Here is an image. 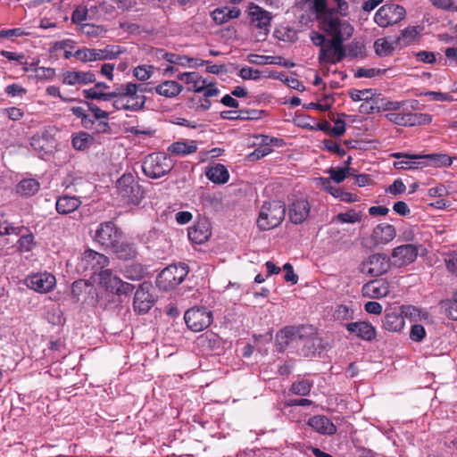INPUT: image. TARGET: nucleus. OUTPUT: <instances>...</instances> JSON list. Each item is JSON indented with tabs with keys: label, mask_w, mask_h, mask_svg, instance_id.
Masks as SVG:
<instances>
[{
	"label": "nucleus",
	"mask_w": 457,
	"mask_h": 457,
	"mask_svg": "<svg viewBox=\"0 0 457 457\" xmlns=\"http://www.w3.org/2000/svg\"><path fill=\"white\" fill-rule=\"evenodd\" d=\"M34 72L36 79L41 81L53 80L56 75L55 70L50 67H37Z\"/></svg>",
	"instance_id": "603ef678"
},
{
	"label": "nucleus",
	"mask_w": 457,
	"mask_h": 457,
	"mask_svg": "<svg viewBox=\"0 0 457 457\" xmlns=\"http://www.w3.org/2000/svg\"><path fill=\"white\" fill-rule=\"evenodd\" d=\"M76 42L73 39L67 38L62 41H57L54 43L53 48L55 50H63L64 58L70 59L71 56H74V54L71 53V50L75 48Z\"/></svg>",
	"instance_id": "de8ad7c7"
},
{
	"label": "nucleus",
	"mask_w": 457,
	"mask_h": 457,
	"mask_svg": "<svg viewBox=\"0 0 457 457\" xmlns=\"http://www.w3.org/2000/svg\"><path fill=\"white\" fill-rule=\"evenodd\" d=\"M345 328L351 334L364 341H372L377 336L376 328L366 321L347 323Z\"/></svg>",
	"instance_id": "aec40b11"
},
{
	"label": "nucleus",
	"mask_w": 457,
	"mask_h": 457,
	"mask_svg": "<svg viewBox=\"0 0 457 457\" xmlns=\"http://www.w3.org/2000/svg\"><path fill=\"white\" fill-rule=\"evenodd\" d=\"M323 149L334 153L338 156H344L345 154V150L343 149L336 141L332 139H325L322 142Z\"/></svg>",
	"instance_id": "e2e57ef3"
},
{
	"label": "nucleus",
	"mask_w": 457,
	"mask_h": 457,
	"mask_svg": "<svg viewBox=\"0 0 457 457\" xmlns=\"http://www.w3.org/2000/svg\"><path fill=\"white\" fill-rule=\"evenodd\" d=\"M123 274L129 279L138 280L144 277L145 269L140 263H132L125 266Z\"/></svg>",
	"instance_id": "37998d69"
},
{
	"label": "nucleus",
	"mask_w": 457,
	"mask_h": 457,
	"mask_svg": "<svg viewBox=\"0 0 457 457\" xmlns=\"http://www.w3.org/2000/svg\"><path fill=\"white\" fill-rule=\"evenodd\" d=\"M423 30L424 27L421 25L408 26L401 30L395 42L402 46H410L420 38Z\"/></svg>",
	"instance_id": "cd10ccee"
},
{
	"label": "nucleus",
	"mask_w": 457,
	"mask_h": 457,
	"mask_svg": "<svg viewBox=\"0 0 457 457\" xmlns=\"http://www.w3.org/2000/svg\"><path fill=\"white\" fill-rule=\"evenodd\" d=\"M122 237V231L112 221H104L96 229L94 240L105 250L116 245Z\"/></svg>",
	"instance_id": "1a4fd4ad"
},
{
	"label": "nucleus",
	"mask_w": 457,
	"mask_h": 457,
	"mask_svg": "<svg viewBox=\"0 0 457 457\" xmlns=\"http://www.w3.org/2000/svg\"><path fill=\"white\" fill-rule=\"evenodd\" d=\"M119 259L131 260L137 255V249L134 244L128 242L116 243L114 247L110 249Z\"/></svg>",
	"instance_id": "c9c22d12"
},
{
	"label": "nucleus",
	"mask_w": 457,
	"mask_h": 457,
	"mask_svg": "<svg viewBox=\"0 0 457 457\" xmlns=\"http://www.w3.org/2000/svg\"><path fill=\"white\" fill-rule=\"evenodd\" d=\"M385 117L388 121L395 125L407 127V112H388Z\"/></svg>",
	"instance_id": "13d9d810"
},
{
	"label": "nucleus",
	"mask_w": 457,
	"mask_h": 457,
	"mask_svg": "<svg viewBox=\"0 0 457 457\" xmlns=\"http://www.w3.org/2000/svg\"><path fill=\"white\" fill-rule=\"evenodd\" d=\"M88 111L91 114L86 112L80 118V124L86 129H93L95 128L96 120H109L110 112L104 110H102L97 105L92 103H87Z\"/></svg>",
	"instance_id": "412c9836"
},
{
	"label": "nucleus",
	"mask_w": 457,
	"mask_h": 457,
	"mask_svg": "<svg viewBox=\"0 0 457 457\" xmlns=\"http://www.w3.org/2000/svg\"><path fill=\"white\" fill-rule=\"evenodd\" d=\"M148 289L149 286L143 284L136 291L133 301L135 312L138 313H146L152 308L154 299Z\"/></svg>",
	"instance_id": "6ab92c4d"
},
{
	"label": "nucleus",
	"mask_w": 457,
	"mask_h": 457,
	"mask_svg": "<svg viewBox=\"0 0 457 457\" xmlns=\"http://www.w3.org/2000/svg\"><path fill=\"white\" fill-rule=\"evenodd\" d=\"M375 52L379 56L390 55L395 48L391 43L386 41L385 38H378L374 43Z\"/></svg>",
	"instance_id": "09e8293b"
},
{
	"label": "nucleus",
	"mask_w": 457,
	"mask_h": 457,
	"mask_svg": "<svg viewBox=\"0 0 457 457\" xmlns=\"http://www.w3.org/2000/svg\"><path fill=\"white\" fill-rule=\"evenodd\" d=\"M87 15L88 10L87 6L79 5L72 12L71 19L72 23L79 25L80 28L82 25L86 24L85 21L87 19Z\"/></svg>",
	"instance_id": "8fccbe9b"
},
{
	"label": "nucleus",
	"mask_w": 457,
	"mask_h": 457,
	"mask_svg": "<svg viewBox=\"0 0 457 457\" xmlns=\"http://www.w3.org/2000/svg\"><path fill=\"white\" fill-rule=\"evenodd\" d=\"M40 189V183L36 179H23L16 185V193L21 196L29 197Z\"/></svg>",
	"instance_id": "72a5a7b5"
},
{
	"label": "nucleus",
	"mask_w": 457,
	"mask_h": 457,
	"mask_svg": "<svg viewBox=\"0 0 457 457\" xmlns=\"http://www.w3.org/2000/svg\"><path fill=\"white\" fill-rule=\"evenodd\" d=\"M96 80V75L91 71H66L62 74V82L68 86L87 85Z\"/></svg>",
	"instance_id": "a211bd4d"
},
{
	"label": "nucleus",
	"mask_w": 457,
	"mask_h": 457,
	"mask_svg": "<svg viewBox=\"0 0 457 457\" xmlns=\"http://www.w3.org/2000/svg\"><path fill=\"white\" fill-rule=\"evenodd\" d=\"M109 258L103 253L92 249L86 250L80 259V266L84 270H89L93 274L99 273L109 265Z\"/></svg>",
	"instance_id": "4468645a"
},
{
	"label": "nucleus",
	"mask_w": 457,
	"mask_h": 457,
	"mask_svg": "<svg viewBox=\"0 0 457 457\" xmlns=\"http://www.w3.org/2000/svg\"><path fill=\"white\" fill-rule=\"evenodd\" d=\"M183 87L174 80H165L154 87V91L162 96L172 98L179 95Z\"/></svg>",
	"instance_id": "f704fd0d"
},
{
	"label": "nucleus",
	"mask_w": 457,
	"mask_h": 457,
	"mask_svg": "<svg viewBox=\"0 0 457 457\" xmlns=\"http://www.w3.org/2000/svg\"><path fill=\"white\" fill-rule=\"evenodd\" d=\"M209 180L215 184H225L228 181L229 173L227 168L220 163L210 166L205 173Z\"/></svg>",
	"instance_id": "473e14b6"
},
{
	"label": "nucleus",
	"mask_w": 457,
	"mask_h": 457,
	"mask_svg": "<svg viewBox=\"0 0 457 457\" xmlns=\"http://www.w3.org/2000/svg\"><path fill=\"white\" fill-rule=\"evenodd\" d=\"M353 312L347 305H338L333 314V317L337 320H347L353 318Z\"/></svg>",
	"instance_id": "4d7b16f0"
},
{
	"label": "nucleus",
	"mask_w": 457,
	"mask_h": 457,
	"mask_svg": "<svg viewBox=\"0 0 457 457\" xmlns=\"http://www.w3.org/2000/svg\"><path fill=\"white\" fill-rule=\"evenodd\" d=\"M94 143V137L87 132L80 131L71 136V145L78 151L88 149Z\"/></svg>",
	"instance_id": "e433bc0d"
},
{
	"label": "nucleus",
	"mask_w": 457,
	"mask_h": 457,
	"mask_svg": "<svg viewBox=\"0 0 457 457\" xmlns=\"http://www.w3.org/2000/svg\"><path fill=\"white\" fill-rule=\"evenodd\" d=\"M79 30L82 34L91 37H98L106 31L103 26L94 25L90 23L82 25L79 28Z\"/></svg>",
	"instance_id": "5fc2aeb1"
},
{
	"label": "nucleus",
	"mask_w": 457,
	"mask_h": 457,
	"mask_svg": "<svg viewBox=\"0 0 457 457\" xmlns=\"http://www.w3.org/2000/svg\"><path fill=\"white\" fill-rule=\"evenodd\" d=\"M249 16L252 23H253L256 28L263 30L265 35L269 33L270 21L272 20L271 12L257 4H251L249 6Z\"/></svg>",
	"instance_id": "f3484780"
},
{
	"label": "nucleus",
	"mask_w": 457,
	"mask_h": 457,
	"mask_svg": "<svg viewBox=\"0 0 457 457\" xmlns=\"http://www.w3.org/2000/svg\"><path fill=\"white\" fill-rule=\"evenodd\" d=\"M179 79L185 82L187 85V90L192 92H202L207 86V79L195 71L181 73Z\"/></svg>",
	"instance_id": "c85d7f7f"
},
{
	"label": "nucleus",
	"mask_w": 457,
	"mask_h": 457,
	"mask_svg": "<svg viewBox=\"0 0 457 457\" xmlns=\"http://www.w3.org/2000/svg\"><path fill=\"white\" fill-rule=\"evenodd\" d=\"M102 61L112 60L117 58L123 51L118 46H106L104 49H101Z\"/></svg>",
	"instance_id": "bf43d9fd"
},
{
	"label": "nucleus",
	"mask_w": 457,
	"mask_h": 457,
	"mask_svg": "<svg viewBox=\"0 0 457 457\" xmlns=\"http://www.w3.org/2000/svg\"><path fill=\"white\" fill-rule=\"evenodd\" d=\"M188 271V266L185 263L169 265L157 276L156 285L164 291L175 288L184 281Z\"/></svg>",
	"instance_id": "39448f33"
},
{
	"label": "nucleus",
	"mask_w": 457,
	"mask_h": 457,
	"mask_svg": "<svg viewBox=\"0 0 457 457\" xmlns=\"http://www.w3.org/2000/svg\"><path fill=\"white\" fill-rule=\"evenodd\" d=\"M400 312L403 317H409L411 320H415L416 318H420L422 315L423 319H427L428 317V313L427 312H421L420 309L412 306V305H403L401 307Z\"/></svg>",
	"instance_id": "3c124183"
},
{
	"label": "nucleus",
	"mask_w": 457,
	"mask_h": 457,
	"mask_svg": "<svg viewBox=\"0 0 457 457\" xmlns=\"http://www.w3.org/2000/svg\"><path fill=\"white\" fill-rule=\"evenodd\" d=\"M391 266L389 257L385 253H373L361 263V272L372 277L381 276L388 271Z\"/></svg>",
	"instance_id": "f8f14e48"
},
{
	"label": "nucleus",
	"mask_w": 457,
	"mask_h": 457,
	"mask_svg": "<svg viewBox=\"0 0 457 457\" xmlns=\"http://www.w3.org/2000/svg\"><path fill=\"white\" fill-rule=\"evenodd\" d=\"M18 244L21 252H29L34 245V236L31 233L23 235L18 239Z\"/></svg>",
	"instance_id": "0e129e2a"
},
{
	"label": "nucleus",
	"mask_w": 457,
	"mask_h": 457,
	"mask_svg": "<svg viewBox=\"0 0 457 457\" xmlns=\"http://www.w3.org/2000/svg\"><path fill=\"white\" fill-rule=\"evenodd\" d=\"M311 206L306 199L295 201L289 208V219L294 224H301L309 217Z\"/></svg>",
	"instance_id": "a878e982"
},
{
	"label": "nucleus",
	"mask_w": 457,
	"mask_h": 457,
	"mask_svg": "<svg viewBox=\"0 0 457 457\" xmlns=\"http://www.w3.org/2000/svg\"><path fill=\"white\" fill-rule=\"evenodd\" d=\"M433 117L429 113L407 112V127L430 124Z\"/></svg>",
	"instance_id": "a19ab883"
},
{
	"label": "nucleus",
	"mask_w": 457,
	"mask_h": 457,
	"mask_svg": "<svg viewBox=\"0 0 457 457\" xmlns=\"http://www.w3.org/2000/svg\"><path fill=\"white\" fill-rule=\"evenodd\" d=\"M419 160L428 161L435 167H449L453 163V158L446 154H419Z\"/></svg>",
	"instance_id": "4c0bfd02"
},
{
	"label": "nucleus",
	"mask_w": 457,
	"mask_h": 457,
	"mask_svg": "<svg viewBox=\"0 0 457 457\" xmlns=\"http://www.w3.org/2000/svg\"><path fill=\"white\" fill-rule=\"evenodd\" d=\"M327 173L329 174L330 177L328 179H330V180L332 179L337 183H341L349 175L350 169L349 168L335 169V168L331 167L327 170Z\"/></svg>",
	"instance_id": "6e6d98bb"
},
{
	"label": "nucleus",
	"mask_w": 457,
	"mask_h": 457,
	"mask_svg": "<svg viewBox=\"0 0 457 457\" xmlns=\"http://www.w3.org/2000/svg\"><path fill=\"white\" fill-rule=\"evenodd\" d=\"M239 76L243 79L258 80L261 78V71L252 67H243L239 71Z\"/></svg>",
	"instance_id": "338daca9"
},
{
	"label": "nucleus",
	"mask_w": 457,
	"mask_h": 457,
	"mask_svg": "<svg viewBox=\"0 0 457 457\" xmlns=\"http://www.w3.org/2000/svg\"><path fill=\"white\" fill-rule=\"evenodd\" d=\"M263 111L259 110H238L237 117H239L240 120H259L262 118Z\"/></svg>",
	"instance_id": "680f3d73"
},
{
	"label": "nucleus",
	"mask_w": 457,
	"mask_h": 457,
	"mask_svg": "<svg viewBox=\"0 0 457 457\" xmlns=\"http://www.w3.org/2000/svg\"><path fill=\"white\" fill-rule=\"evenodd\" d=\"M187 236L194 244L202 245L207 242L212 236L210 221L204 218L197 220L193 226L188 228Z\"/></svg>",
	"instance_id": "dca6fc26"
},
{
	"label": "nucleus",
	"mask_w": 457,
	"mask_h": 457,
	"mask_svg": "<svg viewBox=\"0 0 457 457\" xmlns=\"http://www.w3.org/2000/svg\"><path fill=\"white\" fill-rule=\"evenodd\" d=\"M286 211V204L282 201L264 202L257 218L258 228L263 231L277 228L284 220Z\"/></svg>",
	"instance_id": "7ed1b4c3"
},
{
	"label": "nucleus",
	"mask_w": 457,
	"mask_h": 457,
	"mask_svg": "<svg viewBox=\"0 0 457 457\" xmlns=\"http://www.w3.org/2000/svg\"><path fill=\"white\" fill-rule=\"evenodd\" d=\"M26 286L40 294L51 292L56 286L55 277L47 271L34 273L25 279Z\"/></svg>",
	"instance_id": "ddd939ff"
},
{
	"label": "nucleus",
	"mask_w": 457,
	"mask_h": 457,
	"mask_svg": "<svg viewBox=\"0 0 457 457\" xmlns=\"http://www.w3.org/2000/svg\"><path fill=\"white\" fill-rule=\"evenodd\" d=\"M404 326V318L400 312L386 311L383 320V328L390 332H399Z\"/></svg>",
	"instance_id": "c756f323"
},
{
	"label": "nucleus",
	"mask_w": 457,
	"mask_h": 457,
	"mask_svg": "<svg viewBox=\"0 0 457 457\" xmlns=\"http://www.w3.org/2000/svg\"><path fill=\"white\" fill-rule=\"evenodd\" d=\"M187 328L194 332H200L207 328L212 322V312L204 307H193L184 315Z\"/></svg>",
	"instance_id": "9d476101"
},
{
	"label": "nucleus",
	"mask_w": 457,
	"mask_h": 457,
	"mask_svg": "<svg viewBox=\"0 0 457 457\" xmlns=\"http://www.w3.org/2000/svg\"><path fill=\"white\" fill-rule=\"evenodd\" d=\"M307 424L320 435L333 436L337 430L336 425L325 415L312 416L308 420Z\"/></svg>",
	"instance_id": "4be33fe9"
},
{
	"label": "nucleus",
	"mask_w": 457,
	"mask_h": 457,
	"mask_svg": "<svg viewBox=\"0 0 457 457\" xmlns=\"http://www.w3.org/2000/svg\"><path fill=\"white\" fill-rule=\"evenodd\" d=\"M315 180L320 185L324 190L333 195L335 198H338L342 202L354 203L359 200L358 196L350 192L344 191L340 187H335L330 185V179L324 177L316 178Z\"/></svg>",
	"instance_id": "5701e85b"
},
{
	"label": "nucleus",
	"mask_w": 457,
	"mask_h": 457,
	"mask_svg": "<svg viewBox=\"0 0 457 457\" xmlns=\"http://www.w3.org/2000/svg\"><path fill=\"white\" fill-rule=\"evenodd\" d=\"M319 28L331 37L326 47L320 49L319 62L336 64L346 56L344 41L350 38L353 27L349 22H339L331 13H323L320 17Z\"/></svg>",
	"instance_id": "f257e3e1"
},
{
	"label": "nucleus",
	"mask_w": 457,
	"mask_h": 457,
	"mask_svg": "<svg viewBox=\"0 0 457 457\" xmlns=\"http://www.w3.org/2000/svg\"><path fill=\"white\" fill-rule=\"evenodd\" d=\"M80 204L79 197L62 195L57 199L55 208L59 214L66 215L76 211Z\"/></svg>",
	"instance_id": "7c9ffc66"
},
{
	"label": "nucleus",
	"mask_w": 457,
	"mask_h": 457,
	"mask_svg": "<svg viewBox=\"0 0 457 457\" xmlns=\"http://www.w3.org/2000/svg\"><path fill=\"white\" fill-rule=\"evenodd\" d=\"M427 165H428V162L423 160L417 161V160H410V159L395 162V163H394L395 168L401 169V170H414V169H418L420 166H427Z\"/></svg>",
	"instance_id": "864d4df0"
},
{
	"label": "nucleus",
	"mask_w": 457,
	"mask_h": 457,
	"mask_svg": "<svg viewBox=\"0 0 457 457\" xmlns=\"http://www.w3.org/2000/svg\"><path fill=\"white\" fill-rule=\"evenodd\" d=\"M101 49L83 47L74 53V57L82 62L102 61Z\"/></svg>",
	"instance_id": "ea45409f"
},
{
	"label": "nucleus",
	"mask_w": 457,
	"mask_h": 457,
	"mask_svg": "<svg viewBox=\"0 0 457 457\" xmlns=\"http://www.w3.org/2000/svg\"><path fill=\"white\" fill-rule=\"evenodd\" d=\"M396 236V230L391 224L381 223L377 225L371 234L372 241L376 245H386Z\"/></svg>",
	"instance_id": "393cba45"
},
{
	"label": "nucleus",
	"mask_w": 457,
	"mask_h": 457,
	"mask_svg": "<svg viewBox=\"0 0 457 457\" xmlns=\"http://www.w3.org/2000/svg\"><path fill=\"white\" fill-rule=\"evenodd\" d=\"M312 10L320 25V17L323 13H331L339 22H348L339 16L346 17L349 13V4L346 0H312Z\"/></svg>",
	"instance_id": "0eeeda50"
},
{
	"label": "nucleus",
	"mask_w": 457,
	"mask_h": 457,
	"mask_svg": "<svg viewBox=\"0 0 457 457\" xmlns=\"http://www.w3.org/2000/svg\"><path fill=\"white\" fill-rule=\"evenodd\" d=\"M197 148L198 143L195 140L177 141L168 147V151L172 154L184 156L195 153Z\"/></svg>",
	"instance_id": "2f4dec72"
},
{
	"label": "nucleus",
	"mask_w": 457,
	"mask_h": 457,
	"mask_svg": "<svg viewBox=\"0 0 457 457\" xmlns=\"http://www.w3.org/2000/svg\"><path fill=\"white\" fill-rule=\"evenodd\" d=\"M406 10L403 5L389 2L383 4L374 15L375 23L380 28L395 26L404 20Z\"/></svg>",
	"instance_id": "423d86ee"
},
{
	"label": "nucleus",
	"mask_w": 457,
	"mask_h": 457,
	"mask_svg": "<svg viewBox=\"0 0 457 457\" xmlns=\"http://www.w3.org/2000/svg\"><path fill=\"white\" fill-rule=\"evenodd\" d=\"M110 88V86L104 82H97L95 86L88 89L82 91L83 96L88 100H98V101H112L114 95V89L112 91L105 92V89Z\"/></svg>",
	"instance_id": "bb28decb"
},
{
	"label": "nucleus",
	"mask_w": 457,
	"mask_h": 457,
	"mask_svg": "<svg viewBox=\"0 0 457 457\" xmlns=\"http://www.w3.org/2000/svg\"><path fill=\"white\" fill-rule=\"evenodd\" d=\"M116 189L123 204L138 205L144 197L141 186L131 173H125L117 180Z\"/></svg>",
	"instance_id": "20e7f679"
},
{
	"label": "nucleus",
	"mask_w": 457,
	"mask_h": 457,
	"mask_svg": "<svg viewBox=\"0 0 457 457\" xmlns=\"http://www.w3.org/2000/svg\"><path fill=\"white\" fill-rule=\"evenodd\" d=\"M419 246L412 244L399 245L393 249L392 258L394 264L402 267L413 262L418 256Z\"/></svg>",
	"instance_id": "2eb2a0df"
},
{
	"label": "nucleus",
	"mask_w": 457,
	"mask_h": 457,
	"mask_svg": "<svg viewBox=\"0 0 457 457\" xmlns=\"http://www.w3.org/2000/svg\"><path fill=\"white\" fill-rule=\"evenodd\" d=\"M426 337V330L422 325L414 324L411 328L410 338L414 342H420Z\"/></svg>",
	"instance_id": "69168bd1"
},
{
	"label": "nucleus",
	"mask_w": 457,
	"mask_h": 457,
	"mask_svg": "<svg viewBox=\"0 0 457 457\" xmlns=\"http://www.w3.org/2000/svg\"><path fill=\"white\" fill-rule=\"evenodd\" d=\"M445 262L447 270L457 276V253L449 254Z\"/></svg>",
	"instance_id": "774afa93"
},
{
	"label": "nucleus",
	"mask_w": 457,
	"mask_h": 457,
	"mask_svg": "<svg viewBox=\"0 0 457 457\" xmlns=\"http://www.w3.org/2000/svg\"><path fill=\"white\" fill-rule=\"evenodd\" d=\"M155 68L153 65H138L133 69V76L139 81L149 79L154 72Z\"/></svg>",
	"instance_id": "49530a36"
},
{
	"label": "nucleus",
	"mask_w": 457,
	"mask_h": 457,
	"mask_svg": "<svg viewBox=\"0 0 457 457\" xmlns=\"http://www.w3.org/2000/svg\"><path fill=\"white\" fill-rule=\"evenodd\" d=\"M172 162L170 157L162 153H153L146 156L142 164L145 176L151 179H159L172 169Z\"/></svg>",
	"instance_id": "6e6552de"
},
{
	"label": "nucleus",
	"mask_w": 457,
	"mask_h": 457,
	"mask_svg": "<svg viewBox=\"0 0 457 457\" xmlns=\"http://www.w3.org/2000/svg\"><path fill=\"white\" fill-rule=\"evenodd\" d=\"M312 386H313L312 381H310L308 379H301L296 382H294L291 385V387L289 390L294 395L305 396L310 394Z\"/></svg>",
	"instance_id": "79ce46f5"
},
{
	"label": "nucleus",
	"mask_w": 457,
	"mask_h": 457,
	"mask_svg": "<svg viewBox=\"0 0 457 457\" xmlns=\"http://www.w3.org/2000/svg\"><path fill=\"white\" fill-rule=\"evenodd\" d=\"M440 308L450 320H457V300L447 299L440 302Z\"/></svg>",
	"instance_id": "a18cd8bd"
},
{
	"label": "nucleus",
	"mask_w": 457,
	"mask_h": 457,
	"mask_svg": "<svg viewBox=\"0 0 457 457\" xmlns=\"http://www.w3.org/2000/svg\"><path fill=\"white\" fill-rule=\"evenodd\" d=\"M162 58L172 64H178L185 66L188 62V57L186 55L176 54L173 53H163Z\"/></svg>",
	"instance_id": "052dcab7"
},
{
	"label": "nucleus",
	"mask_w": 457,
	"mask_h": 457,
	"mask_svg": "<svg viewBox=\"0 0 457 457\" xmlns=\"http://www.w3.org/2000/svg\"><path fill=\"white\" fill-rule=\"evenodd\" d=\"M335 220L338 223H357L361 220V212H356L353 209L349 210L346 212H340L335 217Z\"/></svg>",
	"instance_id": "c03bdc74"
},
{
	"label": "nucleus",
	"mask_w": 457,
	"mask_h": 457,
	"mask_svg": "<svg viewBox=\"0 0 457 457\" xmlns=\"http://www.w3.org/2000/svg\"><path fill=\"white\" fill-rule=\"evenodd\" d=\"M92 287V284L85 279L74 281L71 285V296L73 300L77 303L81 301Z\"/></svg>",
	"instance_id": "58836bf2"
},
{
	"label": "nucleus",
	"mask_w": 457,
	"mask_h": 457,
	"mask_svg": "<svg viewBox=\"0 0 457 457\" xmlns=\"http://www.w3.org/2000/svg\"><path fill=\"white\" fill-rule=\"evenodd\" d=\"M98 280L101 287L106 291L115 295H129L134 289L132 284L122 281L108 269L101 270L98 273Z\"/></svg>",
	"instance_id": "9b49d317"
},
{
	"label": "nucleus",
	"mask_w": 457,
	"mask_h": 457,
	"mask_svg": "<svg viewBox=\"0 0 457 457\" xmlns=\"http://www.w3.org/2000/svg\"><path fill=\"white\" fill-rule=\"evenodd\" d=\"M114 95L112 105L116 111H142L147 100L145 95L137 93L134 82L130 81L114 87Z\"/></svg>",
	"instance_id": "f03ea898"
},
{
	"label": "nucleus",
	"mask_w": 457,
	"mask_h": 457,
	"mask_svg": "<svg viewBox=\"0 0 457 457\" xmlns=\"http://www.w3.org/2000/svg\"><path fill=\"white\" fill-rule=\"evenodd\" d=\"M361 292L369 298H382L389 294V285L383 279L371 280L362 287Z\"/></svg>",
	"instance_id": "b1692460"
}]
</instances>
